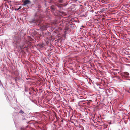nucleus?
Instances as JSON below:
<instances>
[{
    "mask_svg": "<svg viewBox=\"0 0 130 130\" xmlns=\"http://www.w3.org/2000/svg\"><path fill=\"white\" fill-rule=\"evenodd\" d=\"M50 33L48 32H43V35L44 37L48 36L50 35Z\"/></svg>",
    "mask_w": 130,
    "mask_h": 130,
    "instance_id": "4",
    "label": "nucleus"
},
{
    "mask_svg": "<svg viewBox=\"0 0 130 130\" xmlns=\"http://www.w3.org/2000/svg\"><path fill=\"white\" fill-rule=\"evenodd\" d=\"M116 73H116L115 72H113V73L114 75H115Z\"/></svg>",
    "mask_w": 130,
    "mask_h": 130,
    "instance_id": "13",
    "label": "nucleus"
},
{
    "mask_svg": "<svg viewBox=\"0 0 130 130\" xmlns=\"http://www.w3.org/2000/svg\"><path fill=\"white\" fill-rule=\"evenodd\" d=\"M16 37H15V39H14V40L15 41V42H17V43H18L19 42V41L20 39L19 37H18V39L16 40V39H16Z\"/></svg>",
    "mask_w": 130,
    "mask_h": 130,
    "instance_id": "7",
    "label": "nucleus"
},
{
    "mask_svg": "<svg viewBox=\"0 0 130 130\" xmlns=\"http://www.w3.org/2000/svg\"><path fill=\"white\" fill-rule=\"evenodd\" d=\"M42 21V19L40 18L38 20H36L35 21V22L37 23V24H38V25H39L41 23Z\"/></svg>",
    "mask_w": 130,
    "mask_h": 130,
    "instance_id": "3",
    "label": "nucleus"
},
{
    "mask_svg": "<svg viewBox=\"0 0 130 130\" xmlns=\"http://www.w3.org/2000/svg\"><path fill=\"white\" fill-rule=\"evenodd\" d=\"M55 6L53 5L52 6L50 7V9H51V10L52 11H54L55 10Z\"/></svg>",
    "mask_w": 130,
    "mask_h": 130,
    "instance_id": "6",
    "label": "nucleus"
},
{
    "mask_svg": "<svg viewBox=\"0 0 130 130\" xmlns=\"http://www.w3.org/2000/svg\"><path fill=\"white\" fill-rule=\"evenodd\" d=\"M62 1H60V3H62Z\"/></svg>",
    "mask_w": 130,
    "mask_h": 130,
    "instance_id": "14",
    "label": "nucleus"
},
{
    "mask_svg": "<svg viewBox=\"0 0 130 130\" xmlns=\"http://www.w3.org/2000/svg\"><path fill=\"white\" fill-rule=\"evenodd\" d=\"M31 3V2L29 0H25L22 5L23 6H25L26 5L28 4H30Z\"/></svg>",
    "mask_w": 130,
    "mask_h": 130,
    "instance_id": "2",
    "label": "nucleus"
},
{
    "mask_svg": "<svg viewBox=\"0 0 130 130\" xmlns=\"http://www.w3.org/2000/svg\"><path fill=\"white\" fill-rule=\"evenodd\" d=\"M50 27L51 26L50 24H46L44 25H43L41 26V27L40 28L41 30H46L48 27Z\"/></svg>",
    "mask_w": 130,
    "mask_h": 130,
    "instance_id": "1",
    "label": "nucleus"
},
{
    "mask_svg": "<svg viewBox=\"0 0 130 130\" xmlns=\"http://www.w3.org/2000/svg\"><path fill=\"white\" fill-rule=\"evenodd\" d=\"M21 8V7L20 6L18 9L17 10H19V9H20Z\"/></svg>",
    "mask_w": 130,
    "mask_h": 130,
    "instance_id": "12",
    "label": "nucleus"
},
{
    "mask_svg": "<svg viewBox=\"0 0 130 130\" xmlns=\"http://www.w3.org/2000/svg\"><path fill=\"white\" fill-rule=\"evenodd\" d=\"M59 13L60 15H61L65 16L66 15V14L65 13L63 12L59 11Z\"/></svg>",
    "mask_w": 130,
    "mask_h": 130,
    "instance_id": "5",
    "label": "nucleus"
},
{
    "mask_svg": "<svg viewBox=\"0 0 130 130\" xmlns=\"http://www.w3.org/2000/svg\"><path fill=\"white\" fill-rule=\"evenodd\" d=\"M74 0L75 1H77V0Z\"/></svg>",
    "mask_w": 130,
    "mask_h": 130,
    "instance_id": "15",
    "label": "nucleus"
},
{
    "mask_svg": "<svg viewBox=\"0 0 130 130\" xmlns=\"http://www.w3.org/2000/svg\"><path fill=\"white\" fill-rule=\"evenodd\" d=\"M19 113L21 114H23L24 113V112L22 110H21L19 112Z\"/></svg>",
    "mask_w": 130,
    "mask_h": 130,
    "instance_id": "8",
    "label": "nucleus"
},
{
    "mask_svg": "<svg viewBox=\"0 0 130 130\" xmlns=\"http://www.w3.org/2000/svg\"><path fill=\"white\" fill-rule=\"evenodd\" d=\"M113 70L115 71H117L118 70L117 69H113Z\"/></svg>",
    "mask_w": 130,
    "mask_h": 130,
    "instance_id": "11",
    "label": "nucleus"
},
{
    "mask_svg": "<svg viewBox=\"0 0 130 130\" xmlns=\"http://www.w3.org/2000/svg\"><path fill=\"white\" fill-rule=\"evenodd\" d=\"M125 74L128 75H129V73L127 72H125Z\"/></svg>",
    "mask_w": 130,
    "mask_h": 130,
    "instance_id": "10",
    "label": "nucleus"
},
{
    "mask_svg": "<svg viewBox=\"0 0 130 130\" xmlns=\"http://www.w3.org/2000/svg\"><path fill=\"white\" fill-rule=\"evenodd\" d=\"M56 21L55 20L54 22L53 23V24H57V23Z\"/></svg>",
    "mask_w": 130,
    "mask_h": 130,
    "instance_id": "9",
    "label": "nucleus"
}]
</instances>
